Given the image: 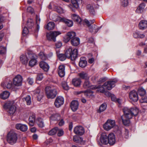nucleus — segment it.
Masks as SVG:
<instances>
[{
	"mask_svg": "<svg viewBox=\"0 0 147 147\" xmlns=\"http://www.w3.org/2000/svg\"><path fill=\"white\" fill-rule=\"evenodd\" d=\"M124 113V116L125 118L129 119H131L133 116H136L139 110L136 107L129 108L127 107H125L123 109Z\"/></svg>",
	"mask_w": 147,
	"mask_h": 147,
	"instance_id": "obj_1",
	"label": "nucleus"
},
{
	"mask_svg": "<svg viewBox=\"0 0 147 147\" xmlns=\"http://www.w3.org/2000/svg\"><path fill=\"white\" fill-rule=\"evenodd\" d=\"M78 50L76 49L72 50V47H69L67 48L65 52V55L67 57L70 59L71 60H74L77 57Z\"/></svg>",
	"mask_w": 147,
	"mask_h": 147,
	"instance_id": "obj_2",
	"label": "nucleus"
},
{
	"mask_svg": "<svg viewBox=\"0 0 147 147\" xmlns=\"http://www.w3.org/2000/svg\"><path fill=\"white\" fill-rule=\"evenodd\" d=\"M45 92L47 98H53L57 94L56 88L52 86H47L45 88Z\"/></svg>",
	"mask_w": 147,
	"mask_h": 147,
	"instance_id": "obj_3",
	"label": "nucleus"
},
{
	"mask_svg": "<svg viewBox=\"0 0 147 147\" xmlns=\"http://www.w3.org/2000/svg\"><path fill=\"white\" fill-rule=\"evenodd\" d=\"M3 107L5 109H7L8 113L12 115L15 113L16 109L14 102L13 101H7L5 103Z\"/></svg>",
	"mask_w": 147,
	"mask_h": 147,
	"instance_id": "obj_4",
	"label": "nucleus"
},
{
	"mask_svg": "<svg viewBox=\"0 0 147 147\" xmlns=\"http://www.w3.org/2000/svg\"><path fill=\"white\" fill-rule=\"evenodd\" d=\"M84 22L89 27V30L91 32L96 33L100 28V27H97L95 24L91 25L94 23L95 22L94 20L88 21L87 19H85L84 20Z\"/></svg>",
	"mask_w": 147,
	"mask_h": 147,
	"instance_id": "obj_5",
	"label": "nucleus"
},
{
	"mask_svg": "<svg viewBox=\"0 0 147 147\" xmlns=\"http://www.w3.org/2000/svg\"><path fill=\"white\" fill-rule=\"evenodd\" d=\"M117 82L116 80L109 81L105 82L102 86H100V88H101V90H99L101 92H103L105 91V89L103 86L105 87L108 90H110L115 86V84Z\"/></svg>",
	"mask_w": 147,
	"mask_h": 147,
	"instance_id": "obj_6",
	"label": "nucleus"
},
{
	"mask_svg": "<svg viewBox=\"0 0 147 147\" xmlns=\"http://www.w3.org/2000/svg\"><path fill=\"white\" fill-rule=\"evenodd\" d=\"M7 140L10 144L13 145L15 143L17 140L16 134L12 131H10L7 134Z\"/></svg>",
	"mask_w": 147,
	"mask_h": 147,
	"instance_id": "obj_7",
	"label": "nucleus"
},
{
	"mask_svg": "<svg viewBox=\"0 0 147 147\" xmlns=\"http://www.w3.org/2000/svg\"><path fill=\"white\" fill-rule=\"evenodd\" d=\"M56 18H52L53 20L54 21H57L59 20L60 21L63 22L65 24L69 27H71L73 25L72 21L71 20L66 19L64 18L59 17L57 16H56Z\"/></svg>",
	"mask_w": 147,
	"mask_h": 147,
	"instance_id": "obj_8",
	"label": "nucleus"
},
{
	"mask_svg": "<svg viewBox=\"0 0 147 147\" xmlns=\"http://www.w3.org/2000/svg\"><path fill=\"white\" fill-rule=\"evenodd\" d=\"M61 34L59 31L51 32L47 34V37L48 40H53L55 42L56 41V37Z\"/></svg>",
	"mask_w": 147,
	"mask_h": 147,
	"instance_id": "obj_9",
	"label": "nucleus"
},
{
	"mask_svg": "<svg viewBox=\"0 0 147 147\" xmlns=\"http://www.w3.org/2000/svg\"><path fill=\"white\" fill-rule=\"evenodd\" d=\"M28 56L30 59L29 63V65L31 67H32L36 64L37 62V56L31 53L28 54Z\"/></svg>",
	"mask_w": 147,
	"mask_h": 147,
	"instance_id": "obj_10",
	"label": "nucleus"
},
{
	"mask_svg": "<svg viewBox=\"0 0 147 147\" xmlns=\"http://www.w3.org/2000/svg\"><path fill=\"white\" fill-rule=\"evenodd\" d=\"M115 125V121L109 119L103 125V127L105 130L108 131L113 127Z\"/></svg>",
	"mask_w": 147,
	"mask_h": 147,
	"instance_id": "obj_11",
	"label": "nucleus"
},
{
	"mask_svg": "<svg viewBox=\"0 0 147 147\" xmlns=\"http://www.w3.org/2000/svg\"><path fill=\"white\" fill-rule=\"evenodd\" d=\"M2 86L7 89H10L12 87V80L9 78H5L4 81L1 84Z\"/></svg>",
	"mask_w": 147,
	"mask_h": 147,
	"instance_id": "obj_12",
	"label": "nucleus"
},
{
	"mask_svg": "<svg viewBox=\"0 0 147 147\" xmlns=\"http://www.w3.org/2000/svg\"><path fill=\"white\" fill-rule=\"evenodd\" d=\"M83 87L84 88H90L92 89H96L100 88V86L99 85L98 86H92L90 83L89 79L85 80L83 84Z\"/></svg>",
	"mask_w": 147,
	"mask_h": 147,
	"instance_id": "obj_13",
	"label": "nucleus"
},
{
	"mask_svg": "<svg viewBox=\"0 0 147 147\" xmlns=\"http://www.w3.org/2000/svg\"><path fill=\"white\" fill-rule=\"evenodd\" d=\"M74 131L76 134L81 136L84 133L85 131L83 127L77 126L74 128Z\"/></svg>",
	"mask_w": 147,
	"mask_h": 147,
	"instance_id": "obj_14",
	"label": "nucleus"
},
{
	"mask_svg": "<svg viewBox=\"0 0 147 147\" xmlns=\"http://www.w3.org/2000/svg\"><path fill=\"white\" fill-rule=\"evenodd\" d=\"M64 102V99L63 97L61 96L57 97L55 101L54 105L55 106L59 108L63 104Z\"/></svg>",
	"mask_w": 147,
	"mask_h": 147,
	"instance_id": "obj_15",
	"label": "nucleus"
},
{
	"mask_svg": "<svg viewBox=\"0 0 147 147\" xmlns=\"http://www.w3.org/2000/svg\"><path fill=\"white\" fill-rule=\"evenodd\" d=\"M22 78L20 75H17L13 79V84L16 86H19L21 85Z\"/></svg>",
	"mask_w": 147,
	"mask_h": 147,
	"instance_id": "obj_16",
	"label": "nucleus"
},
{
	"mask_svg": "<svg viewBox=\"0 0 147 147\" xmlns=\"http://www.w3.org/2000/svg\"><path fill=\"white\" fill-rule=\"evenodd\" d=\"M76 33L74 32H68L64 38L65 42H67L70 39L71 40L75 38Z\"/></svg>",
	"mask_w": 147,
	"mask_h": 147,
	"instance_id": "obj_17",
	"label": "nucleus"
},
{
	"mask_svg": "<svg viewBox=\"0 0 147 147\" xmlns=\"http://www.w3.org/2000/svg\"><path fill=\"white\" fill-rule=\"evenodd\" d=\"M34 94L36 96L37 100L40 101L43 97L44 93L42 91L40 90V88L38 87L34 92Z\"/></svg>",
	"mask_w": 147,
	"mask_h": 147,
	"instance_id": "obj_18",
	"label": "nucleus"
},
{
	"mask_svg": "<svg viewBox=\"0 0 147 147\" xmlns=\"http://www.w3.org/2000/svg\"><path fill=\"white\" fill-rule=\"evenodd\" d=\"M129 97L130 100L135 102L138 100V94L134 90H132L129 93Z\"/></svg>",
	"mask_w": 147,
	"mask_h": 147,
	"instance_id": "obj_19",
	"label": "nucleus"
},
{
	"mask_svg": "<svg viewBox=\"0 0 147 147\" xmlns=\"http://www.w3.org/2000/svg\"><path fill=\"white\" fill-rule=\"evenodd\" d=\"M16 128L18 130H20L22 131H26L27 130L28 127L25 124L21 123H17L15 125Z\"/></svg>",
	"mask_w": 147,
	"mask_h": 147,
	"instance_id": "obj_20",
	"label": "nucleus"
},
{
	"mask_svg": "<svg viewBox=\"0 0 147 147\" xmlns=\"http://www.w3.org/2000/svg\"><path fill=\"white\" fill-rule=\"evenodd\" d=\"M100 140L101 142L105 144H107L108 143V136L105 133H102L100 136Z\"/></svg>",
	"mask_w": 147,
	"mask_h": 147,
	"instance_id": "obj_21",
	"label": "nucleus"
},
{
	"mask_svg": "<svg viewBox=\"0 0 147 147\" xmlns=\"http://www.w3.org/2000/svg\"><path fill=\"white\" fill-rule=\"evenodd\" d=\"M58 71L59 76L61 77H63L65 74V66L62 65H59Z\"/></svg>",
	"mask_w": 147,
	"mask_h": 147,
	"instance_id": "obj_22",
	"label": "nucleus"
},
{
	"mask_svg": "<svg viewBox=\"0 0 147 147\" xmlns=\"http://www.w3.org/2000/svg\"><path fill=\"white\" fill-rule=\"evenodd\" d=\"M108 143L110 145H113L115 142V137L114 134L111 133L108 135Z\"/></svg>",
	"mask_w": 147,
	"mask_h": 147,
	"instance_id": "obj_23",
	"label": "nucleus"
},
{
	"mask_svg": "<svg viewBox=\"0 0 147 147\" xmlns=\"http://www.w3.org/2000/svg\"><path fill=\"white\" fill-rule=\"evenodd\" d=\"M139 27L140 29L144 30L147 28V21L142 20L140 21L139 24Z\"/></svg>",
	"mask_w": 147,
	"mask_h": 147,
	"instance_id": "obj_24",
	"label": "nucleus"
},
{
	"mask_svg": "<svg viewBox=\"0 0 147 147\" xmlns=\"http://www.w3.org/2000/svg\"><path fill=\"white\" fill-rule=\"evenodd\" d=\"M78 101L76 100H74L71 102L70 107L72 110L74 111H75L78 109Z\"/></svg>",
	"mask_w": 147,
	"mask_h": 147,
	"instance_id": "obj_25",
	"label": "nucleus"
},
{
	"mask_svg": "<svg viewBox=\"0 0 147 147\" xmlns=\"http://www.w3.org/2000/svg\"><path fill=\"white\" fill-rule=\"evenodd\" d=\"M30 53H27L26 55H22L20 57V60L21 62L24 64H26L28 60V54Z\"/></svg>",
	"mask_w": 147,
	"mask_h": 147,
	"instance_id": "obj_26",
	"label": "nucleus"
},
{
	"mask_svg": "<svg viewBox=\"0 0 147 147\" xmlns=\"http://www.w3.org/2000/svg\"><path fill=\"white\" fill-rule=\"evenodd\" d=\"M71 1L73 5L69 4L68 6L73 11H74V10L73 9V6L76 8H78L79 7V5L77 1L76 0H71Z\"/></svg>",
	"mask_w": 147,
	"mask_h": 147,
	"instance_id": "obj_27",
	"label": "nucleus"
},
{
	"mask_svg": "<svg viewBox=\"0 0 147 147\" xmlns=\"http://www.w3.org/2000/svg\"><path fill=\"white\" fill-rule=\"evenodd\" d=\"M40 67L45 71H47L49 69V67L48 65L45 62L41 61L40 63Z\"/></svg>",
	"mask_w": 147,
	"mask_h": 147,
	"instance_id": "obj_28",
	"label": "nucleus"
},
{
	"mask_svg": "<svg viewBox=\"0 0 147 147\" xmlns=\"http://www.w3.org/2000/svg\"><path fill=\"white\" fill-rule=\"evenodd\" d=\"M71 44L74 46H76L78 45L80 43V40L78 37H75L71 40Z\"/></svg>",
	"mask_w": 147,
	"mask_h": 147,
	"instance_id": "obj_29",
	"label": "nucleus"
},
{
	"mask_svg": "<svg viewBox=\"0 0 147 147\" xmlns=\"http://www.w3.org/2000/svg\"><path fill=\"white\" fill-rule=\"evenodd\" d=\"M87 62L84 57H81L79 62V65L82 67H84L87 65Z\"/></svg>",
	"mask_w": 147,
	"mask_h": 147,
	"instance_id": "obj_30",
	"label": "nucleus"
},
{
	"mask_svg": "<svg viewBox=\"0 0 147 147\" xmlns=\"http://www.w3.org/2000/svg\"><path fill=\"white\" fill-rule=\"evenodd\" d=\"M82 81L80 79L76 78L73 79L72 80V84L75 86H79L81 84Z\"/></svg>",
	"mask_w": 147,
	"mask_h": 147,
	"instance_id": "obj_31",
	"label": "nucleus"
},
{
	"mask_svg": "<svg viewBox=\"0 0 147 147\" xmlns=\"http://www.w3.org/2000/svg\"><path fill=\"white\" fill-rule=\"evenodd\" d=\"M78 75L81 79L85 80L89 79V77L88 74L85 72H82L79 74Z\"/></svg>",
	"mask_w": 147,
	"mask_h": 147,
	"instance_id": "obj_32",
	"label": "nucleus"
},
{
	"mask_svg": "<svg viewBox=\"0 0 147 147\" xmlns=\"http://www.w3.org/2000/svg\"><path fill=\"white\" fill-rule=\"evenodd\" d=\"M72 19L78 24H80L82 21L81 18L77 15L75 14H73L71 16Z\"/></svg>",
	"mask_w": 147,
	"mask_h": 147,
	"instance_id": "obj_33",
	"label": "nucleus"
},
{
	"mask_svg": "<svg viewBox=\"0 0 147 147\" xmlns=\"http://www.w3.org/2000/svg\"><path fill=\"white\" fill-rule=\"evenodd\" d=\"M145 6L144 3H142L140 4L136 10V13H142Z\"/></svg>",
	"mask_w": 147,
	"mask_h": 147,
	"instance_id": "obj_34",
	"label": "nucleus"
},
{
	"mask_svg": "<svg viewBox=\"0 0 147 147\" xmlns=\"http://www.w3.org/2000/svg\"><path fill=\"white\" fill-rule=\"evenodd\" d=\"M87 9L90 14L94 15L95 13V10L93 7L90 5H88L87 6Z\"/></svg>",
	"mask_w": 147,
	"mask_h": 147,
	"instance_id": "obj_35",
	"label": "nucleus"
},
{
	"mask_svg": "<svg viewBox=\"0 0 147 147\" xmlns=\"http://www.w3.org/2000/svg\"><path fill=\"white\" fill-rule=\"evenodd\" d=\"M35 119V115L32 114L29 117V124L30 126H32L34 125Z\"/></svg>",
	"mask_w": 147,
	"mask_h": 147,
	"instance_id": "obj_36",
	"label": "nucleus"
},
{
	"mask_svg": "<svg viewBox=\"0 0 147 147\" xmlns=\"http://www.w3.org/2000/svg\"><path fill=\"white\" fill-rule=\"evenodd\" d=\"M10 95V93L8 91H4L1 94V97L3 99L7 98Z\"/></svg>",
	"mask_w": 147,
	"mask_h": 147,
	"instance_id": "obj_37",
	"label": "nucleus"
},
{
	"mask_svg": "<svg viewBox=\"0 0 147 147\" xmlns=\"http://www.w3.org/2000/svg\"><path fill=\"white\" fill-rule=\"evenodd\" d=\"M55 26L54 23L53 22H50L47 24L45 28L48 30H51L53 29Z\"/></svg>",
	"mask_w": 147,
	"mask_h": 147,
	"instance_id": "obj_38",
	"label": "nucleus"
},
{
	"mask_svg": "<svg viewBox=\"0 0 147 147\" xmlns=\"http://www.w3.org/2000/svg\"><path fill=\"white\" fill-rule=\"evenodd\" d=\"M121 118L123 124L125 125L128 126L130 124L129 119L125 118L124 116H121Z\"/></svg>",
	"mask_w": 147,
	"mask_h": 147,
	"instance_id": "obj_39",
	"label": "nucleus"
},
{
	"mask_svg": "<svg viewBox=\"0 0 147 147\" xmlns=\"http://www.w3.org/2000/svg\"><path fill=\"white\" fill-rule=\"evenodd\" d=\"M23 100L24 102H25L26 103L27 105H30L31 103V99L30 96L28 95L26 97L23 98Z\"/></svg>",
	"mask_w": 147,
	"mask_h": 147,
	"instance_id": "obj_40",
	"label": "nucleus"
},
{
	"mask_svg": "<svg viewBox=\"0 0 147 147\" xmlns=\"http://www.w3.org/2000/svg\"><path fill=\"white\" fill-rule=\"evenodd\" d=\"M146 90L143 88L140 87L138 90V93L141 96H144L146 94Z\"/></svg>",
	"mask_w": 147,
	"mask_h": 147,
	"instance_id": "obj_41",
	"label": "nucleus"
},
{
	"mask_svg": "<svg viewBox=\"0 0 147 147\" xmlns=\"http://www.w3.org/2000/svg\"><path fill=\"white\" fill-rule=\"evenodd\" d=\"M73 139L74 142L77 143H80L83 140V139L82 137L77 136H74L73 137Z\"/></svg>",
	"mask_w": 147,
	"mask_h": 147,
	"instance_id": "obj_42",
	"label": "nucleus"
},
{
	"mask_svg": "<svg viewBox=\"0 0 147 147\" xmlns=\"http://www.w3.org/2000/svg\"><path fill=\"white\" fill-rule=\"evenodd\" d=\"M60 116L59 114H55L52 115L50 117V119L52 120H58L60 119Z\"/></svg>",
	"mask_w": 147,
	"mask_h": 147,
	"instance_id": "obj_43",
	"label": "nucleus"
},
{
	"mask_svg": "<svg viewBox=\"0 0 147 147\" xmlns=\"http://www.w3.org/2000/svg\"><path fill=\"white\" fill-rule=\"evenodd\" d=\"M58 130V128L57 127L53 128L49 131L48 133V134L51 136L54 135L57 132Z\"/></svg>",
	"mask_w": 147,
	"mask_h": 147,
	"instance_id": "obj_44",
	"label": "nucleus"
},
{
	"mask_svg": "<svg viewBox=\"0 0 147 147\" xmlns=\"http://www.w3.org/2000/svg\"><path fill=\"white\" fill-rule=\"evenodd\" d=\"M27 25L29 28H32L34 25V23L33 20L31 19H29L27 21Z\"/></svg>",
	"mask_w": 147,
	"mask_h": 147,
	"instance_id": "obj_45",
	"label": "nucleus"
},
{
	"mask_svg": "<svg viewBox=\"0 0 147 147\" xmlns=\"http://www.w3.org/2000/svg\"><path fill=\"white\" fill-rule=\"evenodd\" d=\"M107 105L106 103H104L102 104L100 107L98 112L100 113L104 111L106 109Z\"/></svg>",
	"mask_w": 147,
	"mask_h": 147,
	"instance_id": "obj_46",
	"label": "nucleus"
},
{
	"mask_svg": "<svg viewBox=\"0 0 147 147\" xmlns=\"http://www.w3.org/2000/svg\"><path fill=\"white\" fill-rule=\"evenodd\" d=\"M93 92L90 90H88L84 92V95L86 97H90L93 96Z\"/></svg>",
	"mask_w": 147,
	"mask_h": 147,
	"instance_id": "obj_47",
	"label": "nucleus"
},
{
	"mask_svg": "<svg viewBox=\"0 0 147 147\" xmlns=\"http://www.w3.org/2000/svg\"><path fill=\"white\" fill-rule=\"evenodd\" d=\"M38 126L40 127H44V123L42 119L41 118H39L38 119Z\"/></svg>",
	"mask_w": 147,
	"mask_h": 147,
	"instance_id": "obj_48",
	"label": "nucleus"
},
{
	"mask_svg": "<svg viewBox=\"0 0 147 147\" xmlns=\"http://www.w3.org/2000/svg\"><path fill=\"white\" fill-rule=\"evenodd\" d=\"M58 57L59 60L61 61H63L65 60L67 57L64 54H59Z\"/></svg>",
	"mask_w": 147,
	"mask_h": 147,
	"instance_id": "obj_49",
	"label": "nucleus"
},
{
	"mask_svg": "<svg viewBox=\"0 0 147 147\" xmlns=\"http://www.w3.org/2000/svg\"><path fill=\"white\" fill-rule=\"evenodd\" d=\"M55 10L58 12L60 13H62L64 12V10L62 8L58 7H55Z\"/></svg>",
	"mask_w": 147,
	"mask_h": 147,
	"instance_id": "obj_50",
	"label": "nucleus"
},
{
	"mask_svg": "<svg viewBox=\"0 0 147 147\" xmlns=\"http://www.w3.org/2000/svg\"><path fill=\"white\" fill-rule=\"evenodd\" d=\"M29 30L28 28L26 27H24L23 30L22 34L24 36H25L28 34Z\"/></svg>",
	"mask_w": 147,
	"mask_h": 147,
	"instance_id": "obj_51",
	"label": "nucleus"
},
{
	"mask_svg": "<svg viewBox=\"0 0 147 147\" xmlns=\"http://www.w3.org/2000/svg\"><path fill=\"white\" fill-rule=\"evenodd\" d=\"M39 55L40 58L42 60H45L46 59L47 57L43 52H40L39 54Z\"/></svg>",
	"mask_w": 147,
	"mask_h": 147,
	"instance_id": "obj_52",
	"label": "nucleus"
},
{
	"mask_svg": "<svg viewBox=\"0 0 147 147\" xmlns=\"http://www.w3.org/2000/svg\"><path fill=\"white\" fill-rule=\"evenodd\" d=\"M6 48L5 47L1 46V55L5 54L6 53Z\"/></svg>",
	"mask_w": 147,
	"mask_h": 147,
	"instance_id": "obj_53",
	"label": "nucleus"
},
{
	"mask_svg": "<svg viewBox=\"0 0 147 147\" xmlns=\"http://www.w3.org/2000/svg\"><path fill=\"white\" fill-rule=\"evenodd\" d=\"M62 86L64 89L67 90L69 89V86L66 82H64L62 83Z\"/></svg>",
	"mask_w": 147,
	"mask_h": 147,
	"instance_id": "obj_54",
	"label": "nucleus"
},
{
	"mask_svg": "<svg viewBox=\"0 0 147 147\" xmlns=\"http://www.w3.org/2000/svg\"><path fill=\"white\" fill-rule=\"evenodd\" d=\"M128 4V0H123L121 2V5L123 7L127 6Z\"/></svg>",
	"mask_w": 147,
	"mask_h": 147,
	"instance_id": "obj_55",
	"label": "nucleus"
},
{
	"mask_svg": "<svg viewBox=\"0 0 147 147\" xmlns=\"http://www.w3.org/2000/svg\"><path fill=\"white\" fill-rule=\"evenodd\" d=\"M57 131L58 132L57 133V135L59 136H62L64 133V131L63 129H60L58 130Z\"/></svg>",
	"mask_w": 147,
	"mask_h": 147,
	"instance_id": "obj_56",
	"label": "nucleus"
},
{
	"mask_svg": "<svg viewBox=\"0 0 147 147\" xmlns=\"http://www.w3.org/2000/svg\"><path fill=\"white\" fill-rule=\"evenodd\" d=\"M124 137L126 138H128L129 137V131L128 130L126 129L123 135Z\"/></svg>",
	"mask_w": 147,
	"mask_h": 147,
	"instance_id": "obj_57",
	"label": "nucleus"
},
{
	"mask_svg": "<svg viewBox=\"0 0 147 147\" xmlns=\"http://www.w3.org/2000/svg\"><path fill=\"white\" fill-rule=\"evenodd\" d=\"M43 78V76L42 74L40 73L38 74L36 78L37 80L39 81L41 80Z\"/></svg>",
	"mask_w": 147,
	"mask_h": 147,
	"instance_id": "obj_58",
	"label": "nucleus"
},
{
	"mask_svg": "<svg viewBox=\"0 0 147 147\" xmlns=\"http://www.w3.org/2000/svg\"><path fill=\"white\" fill-rule=\"evenodd\" d=\"M36 24H39L40 21V19L39 16L37 15H36Z\"/></svg>",
	"mask_w": 147,
	"mask_h": 147,
	"instance_id": "obj_59",
	"label": "nucleus"
},
{
	"mask_svg": "<svg viewBox=\"0 0 147 147\" xmlns=\"http://www.w3.org/2000/svg\"><path fill=\"white\" fill-rule=\"evenodd\" d=\"M62 45V43L61 42H58L55 44V46L57 48L60 47Z\"/></svg>",
	"mask_w": 147,
	"mask_h": 147,
	"instance_id": "obj_60",
	"label": "nucleus"
},
{
	"mask_svg": "<svg viewBox=\"0 0 147 147\" xmlns=\"http://www.w3.org/2000/svg\"><path fill=\"white\" fill-rule=\"evenodd\" d=\"M27 11L28 12L32 13L34 12V9L31 7H28L27 9Z\"/></svg>",
	"mask_w": 147,
	"mask_h": 147,
	"instance_id": "obj_61",
	"label": "nucleus"
},
{
	"mask_svg": "<svg viewBox=\"0 0 147 147\" xmlns=\"http://www.w3.org/2000/svg\"><path fill=\"white\" fill-rule=\"evenodd\" d=\"M28 81L30 85H32L33 83V79L31 78H28Z\"/></svg>",
	"mask_w": 147,
	"mask_h": 147,
	"instance_id": "obj_62",
	"label": "nucleus"
},
{
	"mask_svg": "<svg viewBox=\"0 0 147 147\" xmlns=\"http://www.w3.org/2000/svg\"><path fill=\"white\" fill-rule=\"evenodd\" d=\"M133 36V37L135 38H139V34L137 32H135L134 33Z\"/></svg>",
	"mask_w": 147,
	"mask_h": 147,
	"instance_id": "obj_63",
	"label": "nucleus"
},
{
	"mask_svg": "<svg viewBox=\"0 0 147 147\" xmlns=\"http://www.w3.org/2000/svg\"><path fill=\"white\" fill-rule=\"evenodd\" d=\"M64 124V121L63 119H61L59 123V125L60 126H62Z\"/></svg>",
	"mask_w": 147,
	"mask_h": 147,
	"instance_id": "obj_64",
	"label": "nucleus"
}]
</instances>
